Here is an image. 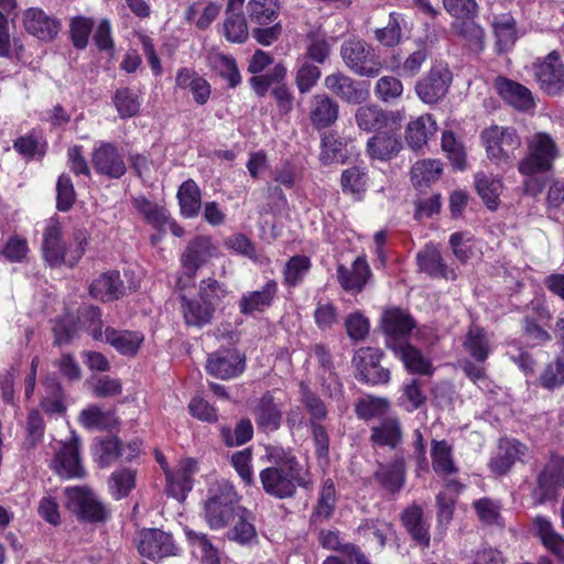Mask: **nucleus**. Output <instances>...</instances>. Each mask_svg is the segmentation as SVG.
Wrapping results in <instances>:
<instances>
[{
	"mask_svg": "<svg viewBox=\"0 0 564 564\" xmlns=\"http://www.w3.org/2000/svg\"><path fill=\"white\" fill-rule=\"evenodd\" d=\"M267 458L272 466L260 471L259 478L263 490L278 499L291 498L297 487L312 485L308 474L297 458L281 447H269Z\"/></svg>",
	"mask_w": 564,
	"mask_h": 564,
	"instance_id": "1",
	"label": "nucleus"
},
{
	"mask_svg": "<svg viewBox=\"0 0 564 564\" xmlns=\"http://www.w3.org/2000/svg\"><path fill=\"white\" fill-rule=\"evenodd\" d=\"M557 156V145L550 134L538 132L531 138L527 155L518 163L519 173L528 176L523 182L528 194L536 196L542 193L543 184L535 175L550 171Z\"/></svg>",
	"mask_w": 564,
	"mask_h": 564,
	"instance_id": "2",
	"label": "nucleus"
},
{
	"mask_svg": "<svg viewBox=\"0 0 564 564\" xmlns=\"http://www.w3.org/2000/svg\"><path fill=\"white\" fill-rule=\"evenodd\" d=\"M77 245L67 248L63 240V227L57 218H50L43 231L41 251L44 261L52 268L63 264L74 267L85 253L86 235L79 231L75 236Z\"/></svg>",
	"mask_w": 564,
	"mask_h": 564,
	"instance_id": "3",
	"label": "nucleus"
},
{
	"mask_svg": "<svg viewBox=\"0 0 564 564\" xmlns=\"http://www.w3.org/2000/svg\"><path fill=\"white\" fill-rule=\"evenodd\" d=\"M238 502V495L229 482L223 481L212 488L204 503V519L208 527L213 530L227 527L236 514L242 512Z\"/></svg>",
	"mask_w": 564,
	"mask_h": 564,
	"instance_id": "4",
	"label": "nucleus"
},
{
	"mask_svg": "<svg viewBox=\"0 0 564 564\" xmlns=\"http://www.w3.org/2000/svg\"><path fill=\"white\" fill-rule=\"evenodd\" d=\"M487 158L497 165H511L521 147V138L513 127L492 124L481 132Z\"/></svg>",
	"mask_w": 564,
	"mask_h": 564,
	"instance_id": "5",
	"label": "nucleus"
},
{
	"mask_svg": "<svg viewBox=\"0 0 564 564\" xmlns=\"http://www.w3.org/2000/svg\"><path fill=\"white\" fill-rule=\"evenodd\" d=\"M340 57L350 72L361 77H376L382 69L371 45L361 39L345 40L340 45Z\"/></svg>",
	"mask_w": 564,
	"mask_h": 564,
	"instance_id": "6",
	"label": "nucleus"
},
{
	"mask_svg": "<svg viewBox=\"0 0 564 564\" xmlns=\"http://www.w3.org/2000/svg\"><path fill=\"white\" fill-rule=\"evenodd\" d=\"M66 508L79 520L87 522L105 521L108 511L96 494L86 486L67 487L64 490Z\"/></svg>",
	"mask_w": 564,
	"mask_h": 564,
	"instance_id": "7",
	"label": "nucleus"
},
{
	"mask_svg": "<svg viewBox=\"0 0 564 564\" xmlns=\"http://www.w3.org/2000/svg\"><path fill=\"white\" fill-rule=\"evenodd\" d=\"M52 468L62 478H84L86 473L80 460V440L75 434L59 443L52 460Z\"/></svg>",
	"mask_w": 564,
	"mask_h": 564,
	"instance_id": "8",
	"label": "nucleus"
},
{
	"mask_svg": "<svg viewBox=\"0 0 564 564\" xmlns=\"http://www.w3.org/2000/svg\"><path fill=\"white\" fill-rule=\"evenodd\" d=\"M535 79L547 95H560L564 90V63L556 51L533 64Z\"/></svg>",
	"mask_w": 564,
	"mask_h": 564,
	"instance_id": "9",
	"label": "nucleus"
},
{
	"mask_svg": "<svg viewBox=\"0 0 564 564\" xmlns=\"http://www.w3.org/2000/svg\"><path fill=\"white\" fill-rule=\"evenodd\" d=\"M325 88L349 105H360L369 97L365 83L354 79L345 73L337 70L324 78Z\"/></svg>",
	"mask_w": 564,
	"mask_h": 564,
	"instance_id": "10",
	"label": "nucleus"
},
{
	"mask_svg": "<svg viewBox=\"0 0 564 564\" xmlns=\"http://www.w3.org/2000/svg\"><path fill=\"white\" fill-rule=\"evenodd\" d=\"M218 256V248L208 236L192 239L182 253L181 262L187 280L191 282L197 270Z\"/></svg>",
	"mask_w": 564,
	"mask_h": 564,
	"instance_id": "11",
	"label": "nucleus"
},
{
	"mask_svg": "<svg viewBox=\"0 0 564 564\" xmlns=\"http://www.w3.org/2000/svg\"><path fill=\"white\" fill-rule=\"evenodd\" d=\"M561 487H564V458L552 456L538 476V487L533 492L535 501L544 503L554 500Z\"/></svg>",
	"mask_w": 564,
	"mask_h": 564,
	"instance_id": "12",
	"label": "nucleus"
},
{
	"mask_svg": "<svg viewBox=\"0 0 564 564\" xmlns=\"http://www.w3.org/2000/svg\"><path fill=\"white\" fill-rule=\"evenodd\" d=\"M381 354L372 347L359 348L352 358V365L359 379L370 384H384L390 380V371L380 366Z\"/></svg>",
	"mask_w": 564,
	"mask_h": 564,
	"instance_id": "13",
	"label": "nucleus"
},
{
	"mask_svg": "<svg viewBox=\"0 0 564 564\" xmlns=\"http://www.w3.org/2000/svg\"><path fill=\"white\" fill-rule=\"evenodd\" d=\"M452 75L445 67H433L415 85L417 97L427 105L438 102L448 91Z\"/></svg>",
	"mask_w": 564,
	"mask_h": 564,
	"instance_id": "14",
	"label": "nucleus"
},
{
	"mask_svg": "<svg viewBox=\"0 0 564 564\" xmlns=\"http://www.w3.org/2000/svg\"><path fill=\"white\" fill-rule=\"evenodd\" d=\"M245 368V356L236 349L215 351L208 356L206 364L208 373L223 380L238 377Z\"/></svg>",
	"mask_w": 564,
	"mask_h": 564,
	"instance_id": "15",
	"label": "nucleus"
},
{
	"mask_svg": "<svg viewBox=\"0 0 564 564\" xmlns=\"http://www.w3.org/2000/svg\"><path fill=\"white\" fill-rule=\"evenodd\" d=\"M275 393V391H267L256 401L253 408L256 423L263 432H273L281 426L283 402Z\"/></svg>",
	"mask_w": 564,
	"mask_h": 564,
	"instance_id": "16",
	"label": "nucleus"
},
{
	"mask_svg": "<svg viewBox=\"0 0 564 564\" xmlns=\"http://www.w3.org/2000/svg\"><path fill=\"white\" fill-rule=\"evenodd\" d=\"M175 550L172 536L164 531L149 529L139 534L138 551L143 557L159 561L165 556L175 555Z\"/></svg>",
	"mask_w": 564,
	"mask_h": 564,
	"instance_id": "17",
	"label": "nucleus"
},
{
	"mask_svg": "<svg viewBox=\"0 0 564 564\" xmlns=\"http://www.w3.org/2000/svg\"><path fill=\"white\" fill-rule=\"evenodd\" d=\"M529 448L517 440H501L489 467L497 475L507 474L517 462H522Z\"/></svg>",
	"mask_w": 564,
	"mask_h": 564,
	"instance_id": "18",
	"label": "nucleus"
},
{
	"mask_svg": "<svg viewBox=\"0 0 564 564\" xmlns=\"http://www.w3.org/2000/svg\"><path fill=\"white\" fill-rule=\"evenodd\" d=\"M95 171L111 178H119L126 173V164L112 143H102L91 156Z\"/></svg>",
	"mask_w": 564,
	"mask_h": 564,
	"instance_id": "19",
	"label": "nucleus"
},
{
	"mask_svg": "<svg viewBox=\"0 0 564 564\" xmlns=\"http://www.w3.org/2000/svg\"><path fill=\"white\" fill-rule=\"evenodd\" d=\"M23 24L30 34L42 41L53 40L61 30V22L57 19L37 8H30L24 12Z\"/></svg>",
	"mask_w": 564,
	"mask_h": 564,
	"instance_id": "20",
	"label": "nucleus"
},
{
	"mask_svg": "<svg viewBox=\"0 0 564 564\" xmlns=\"http://www.w3.org/2000/svg\"><path fill=\"white\" fill-rule=\"evenodd\" d=\"M339 115V105L326 94L313 96L310 105V120L314 128L325 129L333 126Z\"/></svg>",
	"mask_w": 564,
	"mask_h": 564,
	"instance_id": "21",
	"label": "nucleus"
},
{
	"mask_svg": "<svg viewBox=\"0 0 564 564\" xmlns=\"http://www.w3.org/2000/svg\"><path fill=\"white\" fill-rule=\"evenodd\" d=\"M370 274V268L361 257H358L349 268L344 264L337 267V280L345 291L360 292Z\"/></svg>",
	"mask_w": 564,
	"mask_h": 564,
	"instance_id": "22",
	"label": "nucleus"
},
{
	"mask_svg": "<svg viewBox=\"0 0 564 564\" xmlns=\"http://www.w3.org/2000/svg\"><path fill=\"white\" fill-rule=\"evenodd\" d=\"M278 293V283L275 280H269L261 290L251 291L242 294L239 301V311L241 314L249 315L256 312H263L269 308Z\"/></svg>",
	"mask_w": 564,
	"mask_h": 564,
	"instance_id": "23",
	"label": "nucleus"
},
{
	"mask_svg": "<svg viewBox=\"0 0 564 564\" xmlns=\"http://www.w3.org/2000/svg\"><path fill=\"white\" fill-rule=\"evenodd\" d=\"M402 149V143L392 131L378 132L367 141L366 152L372 160L389 161Z\"/></svg>",
	"mask_w": 564,
	"mask_h": 564,
	"instance_id": "24",
	"label": "nucleus"
},
{
	"mask_svg": "<svg viewBox=\"0 0 564 564\" xmlns=\"http://www.w3.org/2000/svg\"><path fill=\"white\" fill-rule=\"evenodd\" d=\"M401 521L412 540L423 547L431 542L430 525L423 518V509L419 505H411L401 513Z\"/></svg>",
	"mask_w": 564,
	"mask_h": 564,
	"instance_id": "25",
	"label": "nucleus"
},
{
	"mask_svg": "<svg viewBox=\"0 0 564 564\" xmlns=\"http://www.w3.org/2000/svg\"><path fill=\"white\" fill-rule=\"evenodd\" d=\"M437 124L432 115L425 113L411 120L405 130V141L412 150L422 149L435 134Z\"/></svg>",
	"mask_w": 564,
	"mask_h": 564,
	"instance_id": "26",
	"label": "nucleus"
},
{
	"mask_svg": "<svg viewBox=\"0 0 564 564\" xmlns=\"http://www.w3.org/2000/svg\"><path fill=\"white\" fill-rule=\"evenodd\" d=\"M399 357L408 371L412 373H420L431 376L433 373V366L429 359H426L422 352L408 343H394L387 344Z\"/></svg>",
	"mask_w": 564,
	"mask_h": 564,
	"instance_id": "27",
	"label": "nucleus"
},
{
	"mask_svg": "<svg viewBox=\"0 0 564 564\" xmlns=\"http://www.w3.org/2000/svg\"><path fill=\"white\" fill-rule=\"evenodd\" d=\"M416 261L420 270L433 278L454 280L456 276L453 270L446 268L440 250L434 245H426L416 254Z\"/></svg>",
	"mask_w": 564,
	"mask_h": 564,
	"instance_id": "28",
	"label": "nucleus"
},
{
	"mask_svg": "<svg viewBox=\"0 0 564 564\" xmlns=\"http://www.w3.org/2000/svg\"><path fill=\"white\" fill-rule=\"evenodd\" d=\"M124 286L118 271H108L94 280L90 294L100 301H113L123 295Z\"/></svg>",
	"mask_w": 564,
	"mask_h": 564,
	"instance_id": "29",
	"label": "nucleus"
},
{
	"mask_svg": "<svg viewBox=\"0 0 564 564\" xmlns=\"http://www.w3.org/2000/svg\"><path fill=\"white\" fill-rule=\"evenodd\" d=\"M497 89L500 96L517 109L527 110L534 105L531 91L519 83L499 77L497 78Z\"/></svg>",
	"mask_w": 564,
	"mask_h": 564,
	"instance_id": "30",
	"label": "nucleus"
},
{
	"mask_svg": "<svg viewBox=\"0 0 564 564\" xmlns=\"http://www.w3.org/2000/svg\"><path fill=\"white\" fill-rule=\"evenodd\" d=\"M144 337L141 333L130 330H118L113 327H106L104 338L119 354L133 356L138 352Z\"/></svg>",
	"mask_w": 564,
	"mask_h": 564,
	"instance_id": "31",
	"label": "nucleus"
},
{
	"mask_svg": "<svg viewBox=\"0 0 564 564\" xmlns=\"http://www.w3.org/2000/svg\"><path fill=\"white\" fill-rule=\"evenodd\" d=\"M538 536L542 544L564 564V538L557 533L550 519L538 516L533 520Z\"/></svg>",
	"mask_w": 564,
	"mask_h": 564,
	"instance_id": "32",
	"label": "nucleus"
},
{
	"mask_svg": "<svg viewBox=\"0 0 564 564\" xmlns=\"http://www.w3.org/2000/svg\"><path fill=\"white\" fill-rule=\"evenodd\" d=\"M499 53L509 51L518 40L517 22L509 13L495 15L491 23Z\"/></svg>",
	"mask_w": 564,
	"mask_h": 564,
	"instance_id": "33",
	"label": "nucleus"
},
{
	"mask_svg": "<svg viewBox=\"0 0 564 564\" xmlns=\"http://www.w3.org/2000/svg\"><path fill=\"white\" fill-rule=\"evenodd\" d=\"M196 462L186 459L180 470L174 474L166 473L167 492L177 500H184L187 492L192 490Z\"/></svg>",
	"mask_w": 564,
	"mask_h": 564,
	"instance_id": "34",
	"label": "nucleus"
},
{
	"mask_svg": "<svg viewBox=\"0 0 564 564\" xmlns=\"http://www.w3.org/2000/svg\"><path fill=\"white\" fill-rule=\"evenodd\" d=\"M208 67L227 80L230 88L241 83V76L235 58L219 52H209L206 56Z\"/></svg>",
	"mask_w": 564,
	"mask_h": 564,
	"instance_id": "35",
	"label": "nucleus"
},
{
	"mask_svg": "<svg viewBox=\"0 0 564 564\" xmlns=\"http://www.w3.org/2000/svg\"><path fill=\"white\" fill-rule=\"evenodd\" d=\"M132 205L147 224L160 231L164 230L170 221V215L164 206L151 202L142 195L133 197Z\"/></svg>",
	"mask_w": 564,
	"mask_h": 564,
	"instance_id": "36",
	"label": "nucleus"
},
{
	"mask_svg": "<svg viewBox=\"0 0 564 564\" xmlns=\"http://www.w3.org/2000/svg\"><path fill=\"white\" fill-rule=\"evenodd\" d=\"M180 297L186 325L200 328L212 322L215 311L209 304H205L197 297L187 299L184 294H181Z\"/></svg>",
	"mask_w": 564,
	"mask_h": 564,
	"instance_id": "37",
	"label": "nucleus"
},
{
	"mask_svg": "<svg viewBox=\"0 0 564 564\" xmlns=\"http://www.w3.org/2000/svg\"><path fill=\"white\" fill-rule=\"evenodd\" d=\"M475 186L485 205L491 210L497 209L499 196L502 192L501 180L492 174L478 172L475 175Z\"/></svg>",
	"mask_w": 564,
	"mask_h": 564,
	"instance_id": "38",
	"label": "nucleus"
},
{
	"mask_svg": "<svg viewBox=\"0 0 564 564\" xmlns=\"http://www.w3.org/2000/svg\"><path fill=\"white\" fill-rule=\"evenodd\" d=\"M413 327V319L403 311L393 308L384 313L383 329L391 340H393L392 344L398 343L397 338L409 335Z\"/></svg>",
	"mask_w": 564,
	"mask_h": 564,
	"instance_id": "39",
	"label": "nucleus"
},
{
	"mask_svg": "<svg viewBox=\"0 0 564 564\" xmlns=\"http://www.w3.org/2000/svg\"><path fill=\"white\" fill-rule=\"evenodd\" d=\"M370 440L379 446L395 448L402 441V430L397 419H384L371 429Z\"/></svg>",
	"mask_w": 564,
	"mask_h": 564,
	"instance_id": "40",
	"label": "nucleus"
},
{
	"mask_svg": "<svg viewBox=\"0 0 564 564\" xmlns=\"http://www.w3.org/2000/svg\"><path fill=\"white\" fill-rule=\"evenodd\" d=\"M404 477L405 464L403 458H398L390 465L380 466L375 474L379 484L392 494L398 492L403 487Z\"/></svg>",
	"mask_w": 564,
	"mask_h": 564,
	"instance_id": "41",
	"label": "nucleus"
},
{
	"mask_svg": "<svg viewBox=\"0 0 564 564\" xmlns=\"http://www.w3.org/2000/svg\"><path fill=\"white\" fill-rule=\"evenodd\" d=\"M318 541L323 547L334 551H340L356 564H370L360 549L354 544H341L338 531H324L318 534Z\"/></svg>",
	"mask_w": 564,
	"mask_h": 564,
	"instance_id": "42",
	"label": "nucleus"
},
{
	"mask_svg": "<svg viewBox=\"0 0 564 564\" xmlns=\"http://www.w3.org/2000/svg\"><path fill=\"white\" fill-rule=\"evenodd\" d=\"M357 126L367 132L384 128L389 122L388 113L376 105L361 106L356 110Z\"/></svg>",
	"mask_w": 564,
	"mask_h": 564,
	"instance_id": "43",
	"label": "nucleus"
},
{
	"mask_svg": "<svg viewBox=\"0 0 564 564\" xmlns=\"http://www.w3.org/2000/svg\"><path fill=\"white\" fill-rule=\"evenodd\" d=\"M442 163L438 160H420L411 169V181L416 188L429 187L440 178Z\"/></svg>",
	"mask_w": 564,
	"mask_h": 564,
	"instance_id": "44",
	"label": "nucleus"
},
{
	"mask_svg": "<svg viewBox=\"0 0 564 564\" xmlns=\"http://www.w3.org/2000/svg\"><path fill=\"white\" fill-rule=\"evenodd\" d=\"M432 466L436 474L449 476L457 473L452 446L446 441H433L431 448Z\"/></svg>",
	"mask_w": 564,
	"mask_h": 564,
	"instance_id": "45",
	"label": "nucleus"
},
{
	"mask_svg": "<svg viewBox=\"0 0 564 564\" xmlns=\"http://www.w3.org/2000/svg\"><path fill=\"white\" fill-rule=\"evenodd\" d=\"M181 213L187 218L195 217L202 207L200 191L193 180L185 181L178 188Z\"/></svg>",
	"mask_w": 564,
	"mask_h": 564,
	"instance_id": "46",
	"label": "nucleus"
},
{
	"mask_svg": "<svg viewBox=\"0 0 564 564\" xmlns=\"http://www.w3.org/2000/svg\"><path fill=\"white\" fill-rule=\"evenodd\" d=\"M304 61H313L317 64H324L330 55V44L324 33L318 30H311L305 37Z\"/></svg>",
	"mask_w": 564,
	"mask_h": 564,
	"instance_id": "47",
	"label": "nucleus"
},
{
	"mask_svg": "<svg viewBox=\"0 0 564 564\" xmlns=\"http://www.w3.org/2000/svg\"><path fill=\"white\" fill-rule=\"evenodd\" d=\"M368 184V174L365 169L359 166H351L343 171L340 176L341 189L345 194L354 196L356 199H361Z\"/></svg>",
	"mask_w": 564,
	"mask_h": 564,
	"instance_id": "48",
	"label": "nucleus"
},
{
	"mask_svg": "<svg viewBox=\"0 0 564 564\" xmlns=\"http://www.w3.org/2000/svg\"><path fill=\"white\" fill-rule=\"evenodd\" d=\"M24 438L22 447L26 451L35 448L45 433L44 417L39 410H31L24 423Z\"/></svg>",
	"mask_w": 564,
	"mask_h": 564,
	"instance_id": "49",
	"label": "nucleus"
},
{
	"mask_svg": "<svg viewBox=\"0 0 564 564\" xmlns=\"http://www.w3.org/2000/svg\"><path fill=\"white\" fill-rule=\"evenodd\" d=\"M466 351L478 362H484L489 356L490 346L485 330L479 326H471L464 341Z\"/></svg>",
	"mask_w": 564,
	"mask_h": 564,
	"instance_id": "50",
	"label": "nucleus"
},
{
	"mask_svg": "<svg viewBox=\"0 0 564 564\" xmlns=\"http://www.w3.org/2000/svg\"><path fill=\"white\" fill-rule=\"evenodd\" d=\"M83 426L89 430H108L117 424V419L111 411H102L96 405L83 410L79 416Z\"/></svg>",
	"mask_w": 564,
	"mask_h": 564,
	"instance_id": "51",
	"label": "nucleus"
},
{
	"mask_svg": "<svg viewBox=\"0 0 564 564\" xmlns=\"http://www.w3.org/2000/svg\"><path fill=\"white\" fill-rule=\"evenodd\" d=\"M247 13L251 22L267 25L278 18V8L274 0H249Z\"/></svg>",
	"mask_w": 564,
	"mask_h": 564,
	"instance_id": "52",
	"label": "nucleus"
},
{
	"mask_svg": "<svg viewBox=\"0 0 564 564\" xmlns=\"http://www.w3.org/2000/svg\"><path fill=\"white\" fill-rule=\"evenodd\" d=\"M312 267L306 256H293L289 259L283 270V282L286 286L293 288L303 281Z\"/></svg>",
	"mask_w": 564,
	"mask_h": 564,
	"instance_id": "53",
	"label": "nucleus"
},
{
	"mask_svg": "<svg viewBox=\"0 0 564 564\" xmlns=\"http://www.w3.org/2000/svg\"><path fill=\"white\" fill-rule=\"evenodd\" d=\"M113 105L122 119L135 116L140 109L138 95L130 88L117 89L112 97Z\"/></svg>",
	"mask_w": 564,
	"mask_h": 564,
	"instance_id": "54",
	"label": "nucleus"
},
{
	"mask_svg": "<svg viewBox=\"0 0 564 564\" xmlns=\"http://www.w3.org/2000/svg\"><path fill=\"white\" fill-rule=\"evenodd\" d=\"M403 85L401 80L394 76L380 77L375 86V94L381 101L391 104L401 98Z\"/></svg>",
	"mask_w": 564,
	"mask_h": 564,
	"instance_id": "55",
	"label": "nucleus"
},
{
	"mask_svg": "<svg viewBox=\"0 0 564 564\" xmlns=\"http://www.w3.org/2000/svg\"><path fill=\"white\" fill-rule=\"evenodd\" d=\"M221 438L227 446H239L252 438L253 427L248 419L241 420L232 431L230 427H221Z\"/></svg>",
	"mask_w": 564,
	"mask_h": 564,
	"instance_id": "56",
	"label": "nucleus"
},
{
	"mask_svg": "<svg viewBox=\"0 0 564 564\" xmlns=\"http://www.w3.org/2000/svg\"><path fill=\"white\" fill-rule=\"evenodd\" d=\"M224 34L229 42L243 43L248 39L245 17L240 13L227 11V18L224 22Z\"/></svg>",
	"mask_w": 564,
	"mask_h": 564,
	"instance_id": "57",
	"label": "nucleus"
},
{
	"mask_svg": "<svg viewBox=\"0 0 564 564\" xmlns=\"http://www.w3.org/2000/svg\"><path fill=\"white\" fill-rule=\"evenodd\" d=\"M336 490L332 479H326L319 494L317 505L314 509V517L319 519H328L335 509Z\"/></svg>",
	"mask_w": 564,
	"mask_h": 564,
	"instance_id": "58",
	"label": "nucleus"
},
{
	"mask_svg": "<svg viewBox=\"0 0 564 564\" xmlns=\"http://www.w3.org/2000/svg\"><path fill=\"white\" fill-rule=\"evenodd\" d=\"M186 536L192 545L199 550L204 564H220L218 551L206 534L186 530Z\"/></svg>",
	"mask_w": 564,
	"mask_h": 564,
	"instance_id": "59",
	"label": "nucleus"
},
{
	"mask_svg": "<svg viewBox=\"0 0 564 564\" xmlns=\"http://www.w3.org/2000/svg\"><path fill=\"white\" fill-rule=\"evenodd\" d=\"M135 485V473L131 469H121L112 473L109 479L111 495L116 499H121L129 495Z\"/></svg>",
	"mask_w": 564,
	"mask_h": 564,
	"instance_id": "60",
	"label": "nucleus"
},
{
	"mask_svg": "<svg viewBox=\"0 0 564 564\" xmlns=\"http://www.w3.org/2000/svg\"><path fill=\"white\" fill-rule=\"evenodd\" d=\"M540 384L553 390L564 384V360L560 357L547 364L539 378Z\"/></svg>",
	"mask_w": 564,
	"mask_h": 564,
	"instance_id": "61",
	"label": "nucleus"
},
{
	"mask_svg": "<svg viewBox=\"0 0 564 564\" xmlns=\"http://www.w3.org/2000/svg\"><path fill=\"white\" fill-rule=\"evenodd\" d=\"M322 72L317 65L303 61L295 76V84L301 94L308 93L321 78Z\"/></svg>",
	"mask_w": 564,
	"mask_h": 564,
	"instance_id": "62",
	"label": "nucleus"
},
{
	"mask_svg": "<svg viewBox=\"0 0 564 564\" xmlns=\"http://www.w3.org/2000/svg\"><path fill=\"white\" fill-rule=\"evenodd\" d=\"M94 455L101 467H106L123 455L120 451L119 440L109 437L99 441L94 447Z\"/></svg>",
	"mask_w": 564,
	"mask_h": 564,
	"instance_id": "63",
	"label": "nucleus"
},
{
	"mask_svg": "<svg viewBox=\"0 0 564 564\" xmlns=\"http://www.w3.org/2000/svg\"><path fill=\"white\" fill-rule=\"evenodd\" d=\"M442 149L447 154L452 164L463 170L465 167L466 155L463 144L455 138L452 131H444L442 135Z\"/></svg>",
	"mask_w": 564,
	"mask_h": 564,
	"instance_id": "64",
	"label": "nucleus"
}]
</instances>
